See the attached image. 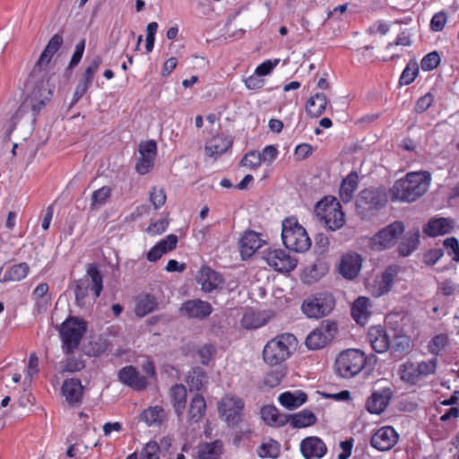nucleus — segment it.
Masks as SVG:
<instances>
[{
    "instance_id": "obj_1",
    "label": "nucleus",
    "mask_w": 459,
    "mask_h": 459,
    "mask_svg": "<svg viewBox=\"0 0 459 459\" xmlns=\"http://www.w3.org/2000/svg\"><path fill=\"white\" fill-rule=\"evenodd\" d=\"M63 41L61 34H55L41 53L30 75V83L32 82L34 84L33 88L15 112L13 117V124L10 126L7 132L8 134L14 129L15 123L24 116L29 115L30 120L35 121L41 108L50 100L53 89L49 84L48 79L46 78V74H42L41 65L43 63L48 64L50 62L54 54L61 48Z\"/></svg>"
},
{
    "instance_id": "obj_2",
    "label": "nucleus",
    "mask_w": 459,
    "mask_h": 459,
    "mask_svg": "<svg viewBox=\"0 0 459 459\" xmlns=\"http://www.w3.org/2000/svg\"><path fill=\"white\" fill-rule=\"evenodd\" d=\"M430 181L428 171L410 172L390 188L391 198L393 201L414 202L427 192Z\"/></svg>"
},
{
    "instance_id": "obj_3",
    "label": "nucleus",
    "mask_w": 459,
    "mask_h": 459,
    "mask_svg": "<svg viewBox=\"0 0 459 459\" xmlns=\"http://www.w3.org/2000/svg\"><path fill=\"white\" fill-rule=\"evenodd\" d=\"M376 355L366 356L359 349H349L339 353L335 359V372L343 378H351L358 375L363 368L373 370L377 364Z\"/></svg>"
},
{
    "instance_id": "obj_4",
    "label": "nucleus",
    "mask_w": 459,
    "mask_h": 459,
    "mask_svg": "<svg viewBox=\"0 0 459 459\" xmlns=\"http://www.w3.org/2000/svg\"><path fill=\"white\" fill-rule=\"evenodd\" d=\"M72 288L75 295V303L81 307L85 305V299L90 289L93 291L94 297L99 298L103 290V276L99 265L96 263L88 264L86 275L74 281Z\"/></svg>"
},
{
    "instance_id": "obj_5",
    "label": "nucleus",
    "mask_w": 459,
    "mask_h": 459,
    "mask_svg": "<svg viewBox=\"0 0 459 459\" xmlns=\"http://www.w3.org/2000/svg\"><path fill=\"white\" fill-rule=\"evenodd\" d=\"M296 337L291 333H282L270 340L264 348L263 359L271 367L283 366L290 356V348L296 343Z\"/></svg>"
},
{
    "instance_id": "obj_6",
    "label": "nucleus",
    "mask_w": 459,
    "mask_h": 459,
    "mask_svg": "<svg viewBox=\"0 0 459 459\" xmlns=\"http://www.w3.org/2000/svg\"><path fill=\"white\" fill-rule=\"evenodd\" d=\"M281 238L286 248L297 253H304L311 247L306 230L294 218L282 221Z\"/></svg>"
},
{
    "instance_id": "obj_7",
    "label": "nucleus",
    "mask_w": 459,
    "mask_h": 459,
    "mask_svg": "<svg viewBox=\"0 0 459 459\" xmlns=\"http://www.w3.org/2000/svg\"><path fill=\"white\" fill-rule=\"evenodd\" d=\"M86 330V322L78 317L70 316L61 325L59 333L65 353L70 354L78 348Z\"/></svg>"
},
{
    "instance_id": "obj_8",
    "label": "nucleus",
    "mask_w": 459,
    "mask_h": 459,
    "mask_svg": "<svg viewBox=\"0 0 459 459\" xmlns=\"http://www.w3.org/2000/svg\"><path fill=\"white\" fill-rule=\"evenodd\" d=\"M387 194L385 188H366L359 194L356 200V212L362 218H367L370 212L385 206Z\"/></svg>"
},
{
    "instance_id": "obj_9",
    "label": "nucleus",
    "mask_w": 459,
    "mask_h": 459,
    "mask_svg": "<svg viewBox=\"0 0 459 459\" xmlns=\"http://www.w3.org/2000/svg\"><path fill=\"white\" fill-rule=\"evenodd\" d=\"M334 306L333 296L327 292H322L306 299L302 303L301 309L309 318H321L328 316Z\"/></svg>"
},
{
    "instance_id": "obj_10",
    "label": "nucleus",
    "mask_w": 459,
    "mask_h": 459,
    "mask_svg": "<svg viewBox=\"0 0 459 459\" xmlns=\"http://www.w3.org/2000/svg\"><path fill=\"white\" fill-rule=\"evenodd\" d=\"M337 333L338 325L335 321H322L320 325L307 336L306 346L312 351L321 350L333 340Z\"/></svg>"
},
{
    "instance_id": "obj_11",
    "label": "nucleus",
    "mask_w": 459,
    "mask_h": 459,
    "mask_svg": "<svg viewBox=\"0 0 459 459\" xmlns=\"http://www.w3.org/2000/svg\"><path fill=\"white\" fill-rule=\"evenodd\" d=\"M403 230L404 227L401 221L389 224L370 238L371 248L376 251L390 248L395 244L396 239Z\"/></svg>"
},
{
    "instance_id": "obj_12",
    "label": "nucleus",
    "mask_w": 459,
    "mask_h": 459,
    "mask_svg": "<svg viewBox=\"0 0 459 459\" xmlns=\"http://www.w3.org/2000/svg\"><path fill=\"white\" fill-rule=\"evenodd\" d=\"M244 403L242 399L233 396L223 397L218 404V411L228 426L235 427L242 420Z\"/></svg>"
},
{
    "instance_id": "obj_13",
    "label": "nucleus",
    "mask_w": 459,
    "mask_h": 459,
    "mask_svg": "<svg viewBox=\"0 0 459 459\" xmlns=\"http://www.w3.org/2000/svg\"><path fill=\"white\" fill-rule=\"evenodd\" d=\"M267 264L275 271L289 273L297 266L298 260L291 257L282 249H273L267 252L265 255Z\"/></svg>"
},
{
    "instance_id": "obj_14",
    "label": "nucleus",
    "mask_w": 459,
    "mask_h": 459,
    "mask_svg": "<svg viewBox=\"0 0 459 459\" xmlns=\"http://www.w3.org/2000/svg\"><path fill=\"white\" fill-rule=\"evenodd\" d=\"M179 312L187 318L203 320L212 314V307L207 301L195 299L185 301L181 305Z\"/></svg>"
},
{
    "instance_id": "obj_15",
    "label": "nucleus",
    "mask_w": 459,
    "mask_h": 459,
    "mask_svg": "<svg viewBox=\"0 0 459 459\" xmlns=\"http://www.w3.org/2000/svg\"><path fill=\"white\" fill-rule=\"evenodd\" d=\"M117 377L125 385L136 391L144 390L148 385L146 377L141 376L136 368L131 365L122 368L118 371Z\"/></svg>"
},
{
    "instance_id": "obj_16",
    "label": "nucleus",
    "mask_w": 459,
    "mask_h": 459,
    "mask_svg": "<svg viewBox=\"0 0 459 459\" xmlns=\"http://www.w3.org/2000/svg\"><path fill=\"white\" fill-rule=\"evenodd\" d=\"M396 442L397 433L389 426L379 429L370 439L371 446L379 451L391 449Z\"/></svg>"
},
{
    "instance_id": "obj_17",
    "label": "nucleus",
    "mask_w": 459,
    "mask_h": 459,
    "mask_svg": "<svg viewBox=\"0 0 459 459\" xmlns=\"http://www.w3.org/2000/svg\"><path fill=\"white\" fill-rule=\"evenodd\" d=\"M196 281L205 292H212L214 290L221 289L224 282L222 276L208 266L201 268Z\"/></svg>"
},
{
    "instance_id": "obj_18",
    "label": "nucleus",
    "mask_w": 459,
    "mask_h": 459,
    "mask_svg": "<svg viewBox=\"0 0 459 459\" xmlns=\"http://www.w3.org/2000/svg\"><path fill=\"white\" fill-rule=\"evenodd\" d=\"M300 451L306 459L322 458L327 452L324 441L317 437H307L300 443Z\"/></svg>"
},
{
    "instance_id": "obj_19",
    "label": "nucleus",
    "mask_w": 459,
    "mask_h": 459,
    "mask_svg": "<svg viewBox=\"0 0 459 459\" xmlns=\"http://www.w3.org/2000/svg\"><path fill=\"white\" fill-rule=\"evenodd\" d=\"M324 215L321 220L325 226L332 231L339 230L344 223V213L341 210L339 203H331L324 210Z\"/></svg>"
},
{
    "instance_id": "obj_20",
    "label": "nucleus",
    "mask_w": 459,
    "mask_h": 459,
    "mask_svg": "<svg viewBox=\"0 0 459 459\" xmlns=\"http://www.w3.org/2000/svg\"><path fill=\"white\" fill-rule=\"evenodd\" d=\"M368 338L372 349L377 353L385 352L390 348V339L386 331L380 325L368 329Z\"/></svg>"
},
{
    "instance_id": "obj_21",
    "label": "nucleus",
    "mask_w": 459,
    "mask_h": 459,
    "mask_svg": "<svg viewBox=\"0 0 459 459\" xmlns=\"http://www.w3.org/2000/svg\"><path fill=\"white\" fill-rule=\"evenodd\" d=\"M392 397L390 388H384L381 391L374 392L367 401V409L370 413L380 414L385 411Z\"/></svg>"
},
{
    "instance_id": "obj_22",
    "label": "nucleus",
    "mask_w": 459,
    "mask_h": 459,
    "mask_svg": "<svg viewBox=\"0 0 459 459\" xmlns=\"http://www.w3.org/2000/svg\"><path fill=\"white\" fill-rule=\"evenodd\" d=\"M362 258L359 255L347 254L342 257L339 271L347 279H354L361 268Z\"/></svg>"
},
{
    "instance_id": "obj_23",
    "label": "nucleus",
    "mask_w": 459,
    "mask_h": 459,
    "mask_svg": "<svg viewBox=\"0 0 459 459\" xmlns=\"http://www.w3.org/2000/svg\"><path fill=\"white\" fill-rule=\"evenodd\" d=\"M62 394L69 404L75 405L81 403L83 394V386L80 379L70 378L65 380L62 385Z\"/></svg>"
},
{
    "instance_id": "obj_24",
    "label": "nucleus",
    "mask_w": 459,
    "mask_h": 459,
    "mask_svg": "<svg viewBox=\"0 0 459 459\" xmlns=\"http://www.w3.org/2000/svg\"><path fill=\"white\" fill-rule=\"evenodd\" d=\"M396 275L397 268L395 266H388L380 276L376 278L374 281V295L380 297L388 293Z\"/></svg>"
},
{
    "instance_id": "obj_25",
    "label": "nucleus",
    "mask_w": 459,
    "mask_h": 459,
    "mask_svg": "<svg viewBox=\"0 0 459 459\" xmlns=\"http://www.w3.org/2000/svg\"><path fill=\"white\" fill-rule=\"evenodd\" d=\"M232 139L224 134L212 137L205 145L204 151L207 156L217 159L232 146Z\"/></svg>"
},
{
    "instance_id": "obj_26",
    "label": "nucleus",
    "mask_w": 459,
    "mask_h": 459,
    "mask_svg": "<svg viewBox=\"0 0 459 459\" xmlns=\"http://www.w3.org/2000/svg\"><path fill=\"white\" fill-rule=\"evenodd\" d=\"M263 245L259 234L249 230L245 232L240 239V253L244 259L251 257Z\"/></svg>"
},
{
    "instance_id": "obj_27",
    "label": "nucleus",
    "mask_w": 459,
    "mask_h": 459,
    "mask_svg": "<svg viewBox=\"0 0 459 459\" xmlns=\"http://www.w3.org/2000/svg\"><path fill=\"white\" fill-rule=\"evenodd\" d=\"M178 244V237L174 234H170L166 238L161 239L158 242L148 253L147 259L150 262H156L164 254L176 248Z\"/></svg>"
},
{
    "instance_id": "obj_28",
    "label": "nucleus",
    "mask_w": 459,
    "mask_h": 459,
    "mask_svg": "<svg viewBox=\"0 0 459 459\" xmlns=\"http://www.w3.org/2000/svg\"><path fill=\"white\" fill-rule=\"evenodd\" d=\"M169 394L175 412L180 419L186 404V388L182 384H176L170 387Z\"/></svg>"
},
{
    "instance_id": "obj_29",
    "label": "nucleus",
    "mask_w": 459,
    "mask_h": 459,
    "mask_svg": "<svg viewBox=\"0 0 459 459\" xmlns=\"http://www.w3.org/2000/svg\"><path fill=\"white\" fill-rule=\"evenodd\" d=\"M206 411V402L202 394H196L190 401L187 422L189 424L198 423L204 417Z\"/></svg>"
},
{
    "instance_id": "obj_30",
    "label": "nucleus",
    "mask_w": 459,
    "mask_h": 459,
    "mask_svg": "<svg viewBox=\"0 0 459 459\" xmlns=\"http://www.w3.org/2000/svg\"><path fill=\"white\" fill-rule=\"evenodd\" d=\"M288 422L293 429H302L316 423V416L309 410L305 409L298 413L287 414Z\"/></svg>"
},
{
    "instance_id": "obj_31",
    "label": "nucleus",
    "mask_w": 459,
    "mask_h": 459,
    "mask_svg": "<svg viewBox=\"0 0 459 459\" xmlns=\"http://www.w3.org/2000/svg\"><path fill=\"white\" fill-rule=\"evenodd\" d=\"M452 221L446 218L430 220L424 228V232L429 237L445 235L451 231Z\"/></svg>"
},
{
    "instance_id": "obj_32",
    "label": "nucleus",
    "mask_w": 459,
    "mask_h": 459,
    "mask_svg": "<svg viewBox=\"0 0 459 459\" xmlns=\"http://www.w3.org/2000/svg\"><path fill=\"white\" fill-rule=\"evenodd\" d=\"M261 416L272 427H282L288 423L287 414H281L273 405L264 406L261 409Z\"/></svg>"
},
{
    "instance_id": "obj_33",
    "label": "nucleus",
    "mask_w": 459,
    "mask_h": 459,
    "mask_svg": "<svg viewBox=\"0 0 459 459\" xmlns=\"http://www.w3.org/2000/svg\"><path fill=\"white\" fill-rule=\"evenodd\" d=\"M370 300L366 297H359L351 307V316L354 320L359 324L364 325L368 320L370 311Z\"/></svg>"
},
{
    "instance_id": "obj_34",
    "label": "nucleus",
    "mask_w": 459,
    "mask_h": 459,
    "mask_svg": "<svg viewBox=\"0 0 459 459\" xmlns=\"http://www.w3.org/2000/svg\"><path fill=\"white\" fill-rule=\"evenodd\" d=\"M358 181L359 178L355 172L350 173L346 178L342 181L339 194L343 203L347 204L352 200L354 192L358 187Z\"/></svg>"
},
{
    "instance_id": "obj_35",
    "label": "nucleus",
    "mask_w": 459,
    "mask_h": 459,
    "mask_svg": "<svg viewBox=\"0 0 459 459\" xmlns=\"http://www.w3.org/2000/svg\"><path fill=\"white\" fill-rule=\"evenodd\" d=\"M326 104V96L324 93H316L307 101L306 111L312 117H318L325 112Z\"/></svg>"
},
{
    "instance_id": "obj_36",
    "label": "nucleus",
    "mask_w": 459,
    "mask_h": 459,
    "mask_svg": "<svg viewBox=\"0 0 459 459\" xmlns=\"http://www.w3.org/2000/svg\"><path fill=\"white\" fill-rule=\"evenodd\" d=\"M223 445L220 440L212 443H204L198 448L199 459H219L222 454Z\"/></svg>"
},
{
    "instance_id": "obj_37",
    "label": "nucleus",
    "mask_w": 459,
    "mask_h": 459,
    "mask_svg": "<svg viewBox=\"0 0 459 459\" xmlns=\"http://www.w3.org/2000/svg\"><path fill=\"white\" fill-rule=\"evenodd\" d=\"M420 242V230L415 229L407 233L398 247L399 254L403 256L409 255L417 248Z\"/></svg>"
},
{
    "instance_id": "obj_38",
    "label": "nucleus",
    "mask_w": 459,
    "mask_h": 459,
    "mask_svg": "<svg viewBox=\"0 0 459 459\" xmlns=\"http://www.w3.org/2000/svg\"><path fill=\"white\" fill-rule=\"evenodd\" d=\"M307 399V394L302 391H299L298 394L290 392H285L279 396L280 403L289 410H294L301 406Z\"/></svg>"
},
{
    "instance_id": "obj_39",
    "label": "nucleus",
    "mask_w": 459,
    "mask_h": 459,
    "mask_svg": "<svg viewBox=\"0 0 459 459\" xmlns=\"http://www.w3.org/2000/svg\"><path fill=\"white\" fill-rule=\"evenodd\" d=\"M207 379L205 371L200 367H195L189 372L186 383L190 391H200L207 384Z\"/></svg>"
},
{
    "instance_id": "obj_40",
    "label": "nucleus",
    "mask_w": 459,
    "mask_h": 459,
    "mask_svg": "<svg viewBox=\"0 0 459 459\" xmlns=\"http://www.w3.org/2000/svg\"><path fill=\"white\" fill-rule=\"evenodd\" d=\"M101 63L102 58L100 56H96L85 69L84 74L78 84L83 85L85 88L89 89Z\"/></svg>"
},
{
    "instance_id": "obj_41",
    "label": "nucleus",
    "mask_w": 459,
    "mask_h": 459,
    "mask_svg": "<svg viewBox=\"0 0 459 459\" xmlns=\"http://www.w3.org/2000/svg\"><path fill=\"white\" fill-rule=\"evenodd\" d=\"M156 298L152 295H146L140 299L135 307V315L143 317L147 314L152 312L157 307Z\"/></svg>"
},
{
    "instance_id": "obj_42",
    "label": "nucleus",
    "mask_w": 459,
    "mask_h": 459,
    "mask_svg": "<svg viewBox=\"0 0 459 459\" xmlns=\"http://www.w3.org/2000/svg\"><path fill=\"white\" fill-rule=\"evenodd\" d=\"M30 267L26 263L14 264L6 272V274L4 277V281H21L27 276Z\"/></svg>"
},
{
    "instance_id": "obj_43",
    "label": "nucleus",
    "mask_w": 459,
    "mask_h": 459,
    "mask_svg": "<svg viewBox=\"0 0 459 459\" xmlns=\"http://www.w3.org/2000/svg\"><path fill=\"white\" fill-rule=\"evenodd\" d=\"M111 188L108 186H104L100 189L94 191L91 198V210H95L100 206L103 205L104 204H106V202L111 195Z\"/></svg>"
},
{
    "instance_id": "obj_44",
    "label": "nucleus",
    "mask_w": 459,
    "mask_h": 459,
    "mask_svg": "<svg viewBox=\"0 0 459 459\" xmlns=\"http://www.w3.org/2000/svg\"><path fill=\"white\" fill-rule=\"evenodd\" d=\"M401 379L409 384H416L420 379L417 367L411 362H407L401 366L400 368Z\"/></svg>"
},
{
    "instance_id": "obj_45",
    "label": "nucleus",
    "mask_w": 459,
    "mask_h": 459,
    "mask_svg": "<svg viewBox=\"0 0 459 459\" xmlns=\"http://www.w3.org/2000/svg\"><path fill=\"white\" fill-rule=\"evenodd\" d=\"M277 368L275 369H273L269 371L264 379V383L265 385L273 388L280 385L281 379L286 375V368L285 366H276Z\"/></svg>"
},
{
    "instance_id": "obj_46",
    "label": "nucleus",
    "mask_w": 459,
    "mask_h": 459,
    "mask_svg": "<svg viewBox=\"0 0 459 459\" xmlns=\"http://www.w3.org/2000/svg\"><path fill=\"white\" fill-rule=\"evenodd\" d=\"M419 73V65L416 62H410L403 71L399 82L401 85H408L414 81Z\"/></svg>"
},
{
    "instance_id": "obj_47",
    "label": "nucleus",
    "mask_w": 459,
    "mask_h": 459,
    "mask_svg": "<svg viewBox=\"0 0 459 459\" xmlns=\"http://www.w3.org/2000/svg\"><path fill=\"white\" fill-rule=\"evenodd\" d=\"M447 343L448 337L446 334H437L431 339L429 344V351L434 355H438L445 349Z\"/></svg>"
},
{
    "instance_id": "obj_48",
    "label": "nucleus",
    "mask_w": 459,
    "mask_h": 459,
    "mask_svg": "<svg viewBox=\"0 0 459 459\" xmlns=\"http://www.w3.org/2000/svg\"><path fill=\"white\" fill-rule=\"evenodd\" d=\"M390 347L394 352L400 354L407 353L411 348L410 338L406 335H399L394 339L393 344Z\"/></svg>"
},
{
    "instance_id": "obj_49",
    "label": "nucleus",
    "mask_w": 459,
    "mask_h": 459,
    "mask_svg": "<svg viewBox=\"0 0 459 459\" xmlns=\"http://www.w3.org/2000/svg\"><path fill=\"white\" fill-rule=\"evenodd\" d=\"M262 163V158L260 152L256 151L248 152L241 160L240 164L244 167H248L252 169H255L260 167Z\"/></svg>"
},
{
    "instance_id": "obj_50",
    "label": "nucleus",
    "mask_w": 459,
    "mask_h": 459,
    "mask_svg": "<svg viewBox=\"0 0 459 459\" xmlns=\"http://www.w3.org/2000/svg\"><path fill=\"white\" fill-rule=\"evenodd\" d=\"M149 199L155 209L160 208L166 203L167 196L165 190L163 188H157L156 186L152 187L150 192Z\"/></svg>"
},
{
    "instance_id": "obj_51",
    "label": "nucleus",
    "mask_w": 459,
    "mask_h": 459,
    "mask_svg": "<svg viewBox=\"0 0 459 459\" xmlns=\"http://www.w3.org/2000/svg\"><path fill=\"white\" fill-rule=\"evenodd\" d=\"M162 412L163 409L160 407H151L143 412L142 419L145 420L148 425H152L157 422H160V416Z\"/></svg>"
},
{
    "instance_id": "obj_52",
    "label": "nucleus",
    "mask_w": 459,
    "mask_h": 459,
    "mask_svg": "<svg viewBox=\"0 0 459 459\" xmlns=\"http://www.w3.org/2000/svg\"><path fill=\"white\" fill-rule=\"evenodd\" d=\"M440 63V56L437 51H433L426 55L420 63L424 71H431L435 69Z\"/></svg>"
},
{
    "instance_id": "obj_53",
    "label": "nucleus",
    "mask_w": 459,
    "mask_h": 459,
    "mask_svg": "<svg viewBox=\"0 0 459 459\" xmlns=\"http://www.w3.org/2000/svg\"><path fill=\"white\" fill-rule=\"evenodd\" d=\"M241 325L246 329H255L260 327L263 323H261L259 316L255 313L250 311L244 314Z\"/></svg>"
},
{
    "instance_id": "obj_54",
    "label": "nucleus",
    "mask_w": 459,
    "mask_h": 459,
    "mask_svg": "<svg viewBox=\"0 0 459 459\" xmlns=\"http://www.w3.org/2000/svg\"><path fill=\"white\" fill-rule=\"evenodd\" d=\"M437 359L435 358L429 361H422L418 363L416 367L420 377H426L430 374H434L437 368Z\"/></svg>"
},
{
    "instance_id": "obj_55",
    "label": "nucleus",
    "mask_w": 459,
    "mask_h": 459,
    "mask_svg": "<svg viewBox=\"0 0 459 459\" xmlns=\"http://www.w3.org/2000/svg\"><path fill=\"white\" fill-rule=\"evenodd\" d=\"M154 159L151 156L141 155L140 160L135 165L136 171L141 175H145L153 167Z\"/></svg>"
},
{
    "instance_id": "obj_56",
    "label": "nucleus",
    "mask_w": 459,
    "mask_h": 459,
    "mask_svg": "<svg viewBox=\"0 0 459 459\" xmlns=\"http://www.w3.org/2000/svg\"><path fill=\"white\" fill-rule=\"evenodd\" d=\"M158 452V444L150 442L142 450L140 459H159Z\"/></svg>"
},
{
    "instance_id": "obj_57",
    "label": "nucleus",
    "mask_w": 459,
    "mask_h": 459,
    "mask_svg": "<svg viewBox=\"0 0 459 459\" xmlns=\"http://www.w3.org/2000/svg\"><path fill=\"white\" fill-rule=\"evenodd\" d=\"M446 20L447 16L444 12H439L434 14L430 21V29L433 31H441L445 27Z\"/></svg>"
},
{
    "instance_id": "obj_58",
    "label": "nucleus",
    "mask_w": 459,
    "mask_h": 459,
    "mask_svg": "<svg viewBox=\"0 0 459 459\" xmlns=\"http://www.w3.org/2000/svg\"><path fill=\"white\" fill-rule=\"evenodd\" d=\"M140 155H147L155 158L157 153V144L153 140L143 142L139 144Z\"/></svg>"
},
{
    "instance_id": "obj_59",
    "label": "nucleus",
    "mask_w": 459,
    "mask_h": 459,
    "mask_svg": "<svg viewBox=\"0 0 459 459\" xmlns=\"http://www.w3.org/2000/svg\"><path fill=\"white\" fill-rule=\"evenodd\" d=\"M280 63V59L276 58L273 61L266 60L255 68V74L260 76L269 74L273 68Z\"/></svg>"
},
{
    "instance_id": "obj_60",
    "label": "nucleus",
    "mask_w": 459,
    "mask_h": 459,
    "mask_svg": "<svg viewBox=\"0 0 459 459\" xmlns=\"http://www.w3.org/2000/svg\"><path fill=\"white\" fill-rule=\"evenodd\" d=\"M433 100L434 96L430 92L425 94L418 100L415 105V111L417 113H423L432 105Z\"/></svg>"
},
{
    "instance_id": "obj_61",
    "label": "nucleus",
    "mask_w": 459,
    "mask_h": 459,
    "mask_svg": "<svg viewBox=\"0 0 459 459\" xmlns=\"http://www.w3.org/2000/svg\"><path fill=\"white\" fill-rule=\"evenodd\" d=\"M84 48H85V39H82L75 46V50L72 56V58H71V61H70V64L68 66L69 68H73L80 63V61L83 56Z\"/></svg>"
},
{
    "instance_id": "obj_62",
    "label": "nucleus",
    "mask_w": 459,
    "mask_h": 459,
    "mask_svg": "<svg viewBox=\"0 0 459 459\" xmlns=\"http://www.w3.org/2000/svg\"><path fill=\"white\" fill-rule=\"evenodd\" d=\"M169 225V221L167 219H162L158 221L152 222L149 225L146 231L152 235L161 234L163 233Z\"/></svg>"
},
{
    "instance_id": "obj_63",
    "label": "nucleus",
    "mask_w": 459,
    "mask_h": 459,
    "mask_svg": "<svg viewBox=\"0 0 459 459\" xmlns=\"http://www.w3.org/2000/svg\"><path fill=\"white\" fill-rule=\"evenodd\" d=\"M85 367L83 360L75 358H69L65 361L64 371L76 372L80 371Z\"/></svg>"
},
{
    "instance_id": "obj_64",
    "label": "nucleus",
    "mask_w": 459,
    "mask_h": 459,
    "mask_svg": "<svg viewBox=\"0 0 459 459\" xmlns=\"http://www.w3.org/2000/svg\"><path fill=\"white\" fill-rule=\"evenodd\" d=\"M444 246L446 248H449L453 252V260L455 262H459V242L457 238L451 237L446 238L444 241Z\"/></svg>"
}]
</instances>
